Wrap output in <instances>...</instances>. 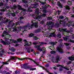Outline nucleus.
Returning a JSON list of instances; mask_svg holds the SVG:
<instances>
[{"label":"nucleus","instance_id":"a211bd4d","mask_svg":"<svg viewBox=\"0 0 74 74\" xmlns=\"http://www.w3.org/2000/svg\"><path fill=\"white\" fill-rule=\"evenodd\" d=\"M50 44H51V45H55V44H56L57 43H58V42H50Z\"/></svg>","mask_w":74,"mask_h":74},{"label":"nucleus","instance_id":"37998d69","mask_svg":"<svg viewBox=\"0 0 74 74\" xmlns=\"http://www.w3.org/2000/svg\"><path fill=\"white\" fill-rule=\"evenodd\" d=\"M33 38H34V40H38V38L36 36H34L33 37Z\"/></svg>","mask_w":74,"mask_h":74},{"label":"nucleus","instance_id":"f704fd0d","mask_svg":"<svg viewBox=\"0 0 74 74\" xmlns=\"http://www.w3.org/2000/svg\"><path fill=\"white\" fill-rule=\"evenodd\" d=\"M36 17L37 19H41V16H36Z\"/></svg>","mask_w":74,"mask_h":74},{"label":"nucleus","instance_id":"69168bd1","mask_svg":"<svg viewBox=\"0 0 74 74\" xmlns=\"http://www.w3.org/2000/svg\"><path fill=\"white\" fill-rule=\"evenodd\" d=\"M12 15L13 16H15V13H12Z\"/></svg>","mask_w":74,"mask_h":74},{"label":"nucleus","instance_id":"9b49d317","mask_svg":"<svg viewBox=\"0 0 74 74\" xmlns=\"http://www.w3.org/2000/svg\"><path fill=\"white\" fill-rule=\"evenodd\" d=\"M54 24V23H53L52 21H49V25H52V26H51V28H52L53 27V25Z\"/></svg>","mask_w":74,"mask_h":74},{"label":"nucleus","instance_id":"0e129e2a","mask_svg":"<svg viewBox=\"0 0 74 74\" xmlns=\"http://www.w3.org/2000/svg\"><path fill=\"white\" fill-rule=\"evenodd\" d=\"M4 10H5L4 9V8H2L1 10V11L3 12H4Z\"/></svg>","mask_w":74,"mask_h":74},{"label":"nucleus","instance_id":"79ce46f5","mask_svg":"<svg viewBox=\"0 0 74 74\" xmlns=\"http://www.w3.org/2000/svg\"><path fill=\"white\" fill-rule=\"evenodd\" d=\"M22 40V39L21 38L18 39L17 40L18 41V42H20V41H21Z\"/></svg>","mask_w":74,"mask_h":74},{"label":"nucleus","instance_id":"aec40b11","mask_svg":"<svg viewBox=\"0 0 74 74\" xmlns=\"http://www.w3.org/2000/svg\"><path fill=\"white\" fill-rule=\"evenodd\" d=\"M73 56V57H70L69 58V60H71V61H73V60H74V55Z\"/></svg>","mask_w":74,"mask_h":74},{"label":"nucleus","instance_id":"c03bdc74","mask_svg":"<svg viewBox=\"0 0 74 74\" xmlns=\"http://www.w3.org/2000/svg\"><path fill=\"white\" fill-rule=\"evenodd\" d=\"M64 44L65 45H66V46H69L70 45V43H64Z\"/></svg>","mask_w":74,"mask_h":74},{"label":"nucleus","instance_id":"052dcab7","mask_svg":"<svg viewBox=\"0 0 74 74\" xmlns=\"http://www.w3.org/2000/svg\"><path fill=\"white\" fill-rule=\"evenodd\" d=\"M23 18H24V17H23V16H21L20 17V19H23Z\"/></svg>","mask_w":74,"mask_h":74},{"label":"nucleus","instance_id":"e2e57ef3","mask_svg":"<svg viewBox=\"0 0 74 74\" xmlns=\"http://www.w3.org/2000/svg\"><path fill=\"white\" fill-rule=\"evenodd\" d=\"M40 23L41 24H43V23H44V21H41Z\"/></svg>","mask_w":74,"mask_h":74},{"label":"nucleus","instance_id":"412c9836","mask_svg":"<svg viewBox=\"0 0 74 74\" xmlns=\"http://www.w3.org/2000/svg\"><path fill=\"white\" fill-rule=\"evenodd\" d=\"M60 60V58L59 57H57V59H56V60L55 61V62L56 63H58V61Z\"/></svg>","mask_w":74,"mask_h":74},{"label":"nucleus","instance_id":"473e14b6","mask_svg":"<svg viewBox=\"0 0 74 74\" xmlns=\"http://www.w3.org/2000/svg\"><path fill=\"white\" fill-rule=\"evenodd\" d=\"M39 43H40V44H41V45H42V44H45V45H47V43H45L43 42H41L40 43V42H39Z\"/></svg>","mask_w":74,"mask_h":74},{"label":"nucleus","instance_id":"bf43d9fd","mask_svg":"<svg viewBox=\"0 0 74 74\" xmlns=\"http://www.w3.org/2000/svg\"><path fill=\"white\" fill-rule=\"evenodd\" d=\"M23 1L24 3H27V1L24 0Z\"/></svg>","mask_w":74,"mask_h":74},{"label":"nucleus","instance_id":"0eeeda50","mask_svg":"<svg viewBox=\"0 0 74 74\" xmlns=\"http://www.w3.org/2000/svg\"><path fill=\"white\" fill-rule=\"evenodd\" d=\"M25 59H28L30 60H32V59L28 58H18V60H25Z\"/></svg>","mask_w":74,"mask_h":74},{"label":"nucleus","instance_id":"13d9d810","mask_svg":"<svg viewBox=\"0 0 74 74\" xmlns=\"http://www.w3.org/2000/svg\"><path fill=\"white\" fill-rule=\"evenodd\" d=\"M3 3H0V7H3Z\"/></svg>","mask_w":74,"mask_h":74},{"label":"nucleus","instance_id":"6e6552de","mask_svg":"<svg viewBox=\"0 0 74 74\" xmlns=\"http://www.w3.org/2000/svg\"><path fill=\"white\" fill-rule=\"evenodd\" d=\"M74 23V21H72L71 22L70 21H69L68 23L67 24V25H68L69 27H70V26H71V24H73Z\"/></svg>","mask_w":74,"mask_h":74},{"label":"nucleus","instance_id":"680f3d73","mask_svg":"<svg viewBox=\"0 0 74 74\" xmlns=\"http://www.w3.org/2000/svg\"><path fill=\"white\" fill-rule=\"evenodd\" d=\"M41 4H42V5H44V4H46V2H41Z\"/></svg>","mask_w":74,"mask_h":74},{"label":"nucleus","instance_id":"09e8293b","mask_svg":"<svg viewBox=\"0 0 74 74\" xmlns=\"http://www.w3.org/2000/svg\"><path fill=\"white\" fill-rule=\"evenodd\" d=\"M36 70V68H32L30 69V70Z\"/></svg>","mask_w":74,"mask_h":74},{"label":"nucleus","instance_id":"58836bf2","mask_svg":"<svg viewBox=\"0 0 74 74\" xmlns=\"http://www.w3.org/2000/svg\"><path fill=\"white\" fill-rule=\"evenodd\" d=\"M57 37H58V38H60V37H61L60 34H57Z\"/></svg>","mask_w":74,"mask_h":74},{"label":"nucleus","instance_id":"5fc2aeb1","mask_svg":"<svg viewBox=\"0 0 74 74\" xmlns=\"http://www.w3.org/2000/svg\"><path fill=\"white\" fill-rule=\"evenodd\" d=\"M15 74H19V71H15Z\"/></svg>","mask_w":74,"mask_h":74},{"label":"nucleus","instance_id":"ddd939ff","mask_svg":"<svg viewBox=\"0 0 74 74\" xmlns=\"http://www.w3.org/2000/svg\"><path fill=\"white\" fill-rule=\"evenodd\" d=\"M39 9L37 8L35 10V14H39Z\"/></svg>","mask_w":74,"mask_h":74},{"label":"nucleus","instance_id":"de8ad7c7","mask_svg":"<svg viewBox=\"0 0 74 74\" xmlns=\"http://www.w3.org/2000/svg\"><path fill=\"white\" fill-rule=\"evenodd\" d=\"M39 53H40L39 51H36V52H35L34 53V55H36V54H39Z\"/></svg>","mask_w":74,"mask_h":74},{"label":"nucleus","instance_id":"b1692460","mask_svg":"<svg viewBox=\"0 0 74 74\" xmlns=\"http://www.w3.org/2000/svg\"><path fill=\"white\" fill-rule=\"evenodd\" d=\"M30 67L29 65H25V69H29Z\"/></svg>","mask_w":74,"mask_h":74},{"label":"nucleus","instance_id":"dca6fc26","mask_svg":"<svg viewBox=\"0 0 74 74\" xmlns=\"http://www.w3.org/2000/svg\"><path fill=\"white\" fill-rule=\"evenodd\" d=\"M4 49H0V55H3V53H4Z\"/></svg>","mask_w":74,"mask_h":74},{"label":"nucleus","instance_id":"8fccbe9b","mask_svg":"<svg viewBox=\"0 0 74 74\" xmlns=\"http://www.w3.org/2000/svg\"><path fill=\"white\" fill-rule=\"evenodd\" d=\"M71 63V61H69V62H67V64L68 65L70 64Z\"/></svg>","mask_w":74,"mask_h":74},{"label":"nucleus","instance_id":"3c124183","mask_svg":"<svg viewBox=\"0 0 74 74\" xmlns=\"http://www.w3.org/2000/svg\"><path fill=\"white\" fill-rule=\"evenodd\" d=\"M59 19H63V16H60L59 17Z\"/></svg>","mask_w":74,"mask_h":74},{"label":"nucleus","instance_id":"4be33fe9","mask_svg":"<svg viewBox=\"0 0 74 74\" xmlns=\"http://www.w3.org/2000/svg\"><path fill=\"white\" fill-rule=\"evenodd\" d=\"M58 66H61V68H60L59 69V71H62L63 70V66L60 65H58Z\"/></svg>","mask_w":74,"mask_h":74},{"label":"nucleus","instance_id":"423d86ee","mask_svg":"<svg viewBox=\"0 0 74 74\" xmlns=\"http://www.w3.org/2000/svg\"><path fill=\"white\" fill-rule=\"evenodd\" d=\"M62 48L61 47H58L57 49V50L58 51V52H59L60 53H63V51L62 48Z\"/></svg>","mask_w":74,"mask_h":74},{"label":"nucleus","instance_id":"4468645a","mask_svg":"<svg viewBox=\"0 0 74 74\" xmlns=\"http://www.w3.org/2000/svg\"><path fill=\"white\" fill-rule=\"evenodd\" d=\"M25 51H26V52H27L28 53H30V49L27 47H25Z\"/></svg>","mask_w":74,"mask_h":74},{"label":"nucleus","instance_id":"ea45409f","mask_svg":"<svg viewBox=\"0 0 74 74\" xmlns=\"http://www.w3.org/2000/svg\"><path fill=\"white\" fill-rule=\"evenodd\" d=\"M42 11L44 13H46L47 12V10H43Z\"/></svg>","mask_w":74,"mask_h":74},{"label":"nucleus","instance_id":"bb28decb","mask_svg":"<svg viewBox=\"0 0 74 74\" xmlns=\"http://www.w3.org/2000/svg\"><path fill=\"white\" fill-rule=\"evenodd\" d=\"M25 65H26V64H23V65H21V69H23V68H25Z\"/></svg>","mask_w":74,"mask_h":74},{"label":"nucleus","instance_id":"f03ea898","mask_svg":"<svg viewBox=\"0 0 74 74\" xmlns=\"http://www.w3.org/2000/svg\"><path fill=\"white\" fill-rule=\"evenodd\" d=\"M41 46L40 45H38L35 46V48H38L37 49V50L40 51H44L43 52V53H45V51H46V49L45 47H43L42 49L41 48L39 47Z\"/></svg>","mask_w":74,"mask_h":74},{"label":"nucleus","instance_id":"c756f323","mask_svg":"<svg viewBox=\"0 0 74 74\" xmlns=\"http://www.w3.org/2000/svg\"><path fill=\"white\" fill-rule=\"evenodd\" d=\"M68 42H71L72 43H74V40H72L71 39H69V40H68Z\"/></svg>","mask_w":74,"mask_h":74},{"label":"nucleus","instance_id":"2f4dec72","mask_svg":"<svg viewBox=\"0 0 74 74\" xmlns=\"http://www.w3.org/2000/svg\"><path fill=\"white\" fill-rule=\"evenodd\" d=\"M61 11H62L59 10H57V13H58V15H60V12H61Z\"/></svg>","mask_w":74,"mask_h":74},{"label":"nucleus","instance_id":"7c9ffc66","mask_svg":"<svg viewBox=\"0 0 74 74\" xmlns=\"http://www.w3.org/2000/svg\"><path fill=\"white\" fill-rule=\"evenodd\" d=\"M11 51H15V49L14 48V47H12L11 49Z\"/></svg>","mask_w":74,"mask_h":74},{"label":"nucleus","instance_id":"603ef678","mask_svg":"<svg viewBox=\"0 0 74 74\" xmlns=\"http://www.w3.org/2000/svg\"><path fill=\"white\" fill-rule=\"evenodd\" d=\"M34 33H38L39 31L38 30H36L34 31Z\"/></svg>","mask_w":74,"mask_h":74},{"label":"nucleus","instance_id":"338daca9","mask_svg":"<svg viewBox=\"0 0 74 74\" xmlns=\"http://www.w3.org/2000/svg\"><path fill=\"white\" fill-rule=\"evenodd\" d=\"M47 19L48 20H51V19H52V18L49 17H48Z\"/></svg>","mask_w":74,"mask_h":74},{"label":"nucleus","instance_id":"72a5a7b5","mask_svg":"<svg viewBox=\"0 0 74 74\" xmlns=\"http://www.w3.org/2000/svg\"><path fill=\"white\" fill-rule=\"evenodd\" d=\"M42 67V69L43 70H44L45 71H46V72H47V73H48V70H47V69H46L45 68H44L43 67Z\"/></svg>","mask_w":74,"mask_h":74},{"label":"nucleus","instance_id":"a19ab883","mask_svg":"<svg viewBox=\"0 0 74 74\" xmlns=\"http://www.w3.org/2000/svg\"><path fill=\"white\" fill-rule=\"evenodd\" d=\"M61 2H62V3H66V0H59Z\"/></svg>","mask_w":74,"mask_h":74},{"label":"nucleus","instance_id":"9d476101","mask_svg":"<svg viewBox=\"0 0 74 74\" xmlns=\"http://www.w3.org/2000/svg\"><path fill=\"white\" fill-rule=\"evenodd\" d=\"M63 38L64 40L66 41H67H67L69 42V41H68L69 40L68 39L69 38V36H66L65 37H63Z\"/></svg>","mask_w":74,"mask_h":74},{"label":"nucleus","instance_id":"864d4df0","mask_svg":"<svg viewBox=\"0 0 74 74\" xmlns=\"http://www.w3.org/2000/svg\"><path fill=\"white\" fill-rule=\"evenodd\" d=\"M28 11L29 12H32V10L30 9V8L28 9Z\"/></svg>","mask_w":74,"mask_h":74},{"label":"nucleus","instance_id":"c85d7f7f","mask_svg":"<svg viewBox=\"0 0 74 74\" xmlns=\"http://www.w3.org/2000/svg\"><path fill=\"white\" fill-rule=\"evenodd\" d=\"M29 37H33V36H34V35L33 34L30 33L29 34Z\"/></svg>","mask_w":74,"mask_h":74},{"label":"nucleus","instance_id":"774afa93","mask_svg":"<svg viewBox=\"0 0 74 74\" xmlns=\"http://www.w3.org/2000/svg\"><path fill=\"white\" fill-rule=\"evenodd\" d=\"M11 28H8V32H11Z\"/></svg>","mask_w":74,"mask_h":74},{"label":"nucleus","instance_id":"a878e982","mask_svg":"<svg viewBox=\"0 0 74 74\" xmlns=\"http://www.w3.org/2000/svg\"><path fill=\"white\" fill-rule=\"evenodd\" d=\"M66 10H68V12H69V11L70 10V7H69V6H67L66 7Z\"/></svg>","mask_w":74,"mask_h":74},{"label":"nucleus","instance_id":"49530a36","mask_svg":"<svg viewBox=\"0 0 74 74\" xmlns=\"http://www.w3.org/2000/svg\"><path fill=\"white\" fill-rule=\"evenodd\" d=\"M49 66V64H47L45 65V66L46 67H48Z\"/></svg>","mask_w":74,"mask_h":74},{"label":"nucleus","instance_id":"4d7b16f0","mask_svg":"<svg viewBox=\"0 0 74 74\" xmlns=\"http://www.w3.org/2000/svg\"><path fill=\"white\" fill-rule=\"evenodd\" d=\"M10 44V42H8L7 41V42H6V45L7 44V45H9Z\"/></svg>","mask_w":74,"mask_h":74},{"label":"nucleus","instance_id":"e433bc0d","mask_svg":"<svg viewBox=\"0 0 74 74\" xmlns=\"http://www.w3.org/2000/svg\"><path fill=\"white\" fill-rule=\"evenodd\" d=\"M56 52L55 51H51V52H50V53L51 54H54V53H55Z\"/></svg>","mask_w":74,"mask_h":74},{"label":"nucleus","instance_id":"393cba45","mask_svg":"<svg viewBox=\"0 0 74 74\" xmlns=\"http://www.w3.org/2000/svg\"><path fill=\"white\" fill-rule=\"evenodd\" d=\"M11 8L12 10L13 9H16V6L15 5H13V7H12Z\"/></svg>","mask_w":74,"mask_h":74},{"label":"nucleus","instance_id":"f257e3e1","mask_svg":"<svg viewBox=\"0 0 74 74\" xmlns=\"http://www.w3.org/2000/svg\"><path fill=\"white\" fill-rule=\"evenodd\" d=\"M34 21L32 20L31 21V23H33L31 25H29V24H27L24 26L23 27V30H24V31H26V29H29V30L30 29H32V27H36L37 28L38 27V23H34Z\"/></svg>","mask_w":74,"mask_h":74},{"label":"nucleus","instance_id":"20e7f679","mask_svg":"<svg viewBox=\"0 0 74 74\" xmlns=\"http://www.w3.org/2000/svg\"><path fill=\"white\" fill-rule=\"evenodd\" d=\"M24 41L25 42V45H27V46H29L32 44V43L29 41H27L26 40H24Z\"/></svg>","mask_w":74,"mask_h":74},{"label":"nucleus","instance_id":"1a4fd4ad","mask_svg":"<svg viewBox=\"0 0 74 74\" xmlns=\"http://www.w3.org/2000/svg\"><path fill=\"white\" fill-rule=\"evenodd\" d=\"M66 30H67V29H61V31L62 32V33H63V32H67V33H70V31H66Z\"/></svg>","mask_w":74,"mask_h":74},{"label":"nucleus","instance_id":"4c0bfd02","mask_svg":"<svg viewBox=\"0 0 74 74\" xmlns=\"http://www.w3.org/2000/svg\"><path fill=\"white\" fill-rule=\"evenodd\" d=\"M1 42L3 44H5V45H6V42H5L3 40Z\"/></svg>","mask_w":74,"mask_h":74},{"label":"nucleus","instance_id":"2eb2a0df","mask_svg":"<svg viewBox=\"0 0 74 74\" xmlns=\"http://www.w3.org/2000/svg\"><path fill=\"white\" fill-rule=\"evenodd\" d=\"M8 34V32H6V31H5L3 34H2V37H4V35H7Z\"/></svg>","mask_w":74,"mask_h":74},{"label":"nucleus","instance_id":"a18cd8bd","mask_svg":"<svg viewBox=\"0 0 74 74\" xmlns=\"http://www.w3.org/2000/svg\"><path fill=\"white\" fill-rule=\"evenodd\" d=\"M42 16L43 17H45V16H46V14L45 13H43V14L42 15Z\"/></svg>","mask_w":74,"mask_h":74},{"label":"nucleus","instance_id":"c9c22d12","mask_svg":"<svg viewBox=\"0 0 74 74\" xmlns=\"http://www.w3.org/2000/svg\"><path fill=\"white\" fill-rule=\"evenodd\" d=\"M14 32H18V29H16V28L14 29H13Z\"/></svg>","mask_w":74,"mask_h":74},{"label":"nucleus","instance_id":"39448f33","mask_svg":"<svg viewBox=\"0 0 74 74\" xmlns=\"http://www.w3.org/2000/svg\"><path fill=\"white\" fill-rule=\"evenodd\" d=\"M17 6L18 7V10H22V11H25V12H26V10L22 8V7L21 6H20V5H18Z\"/></svg>","mask_w":74,"mask_h":74},{"label":"nucleus","instance_id":"5701e85b","mask_svg":"<svg viewBox=\"0 0 74 74\" xmlns=\"http://www.w3.org/2000/svg\"><path fill=\"white\" fill-rule=\"evenodd\" d=\"M45 8V9H46V8H47L48 7L51 8V6L49 5H45V7H44Z\"/></svg>","mask_w":74,"mask_h":74},{"label":"nucleus","instance_id":"f3484780","mask_svg":"<svg viewBox=\"0 0 74 74\" xmlns=\"http://www.w3.org/2000/svg\"><path fill=\"white\" fill-rule=\"evenodd\" d=\"M55 34V32H53V33L50 34L49 35V37H52V36H53V37H55L56 36Z\"/></svg>","mask_w":74,"mask_h":74},{"label":"nucleus","instance_id":"6ab92c4d","mask_svg":"<svg viewBox=\"0 0 74 74\" xmlns=\"http://www.w3.org/2000/svg\"><path fill=\"white\" fill-rule=\"evenodd\" d=\"M70 67L69 66H66L65 67H64V69H65L67 70H69V69H68L69 67Z\"/></svg>","mask_w":74,"mask_h":74},{"label":"nucleus","instance_id":"f8f14e48","mask_svg":"<svg viewBox=\"0 0 74 74\" xmlns=\"http://www.w3.org/2000/svg\"><path fill=\"white\" fill-rule=\"evenodd\" d=\"M57 4L59 6V7H60V8H63V5H62V4L60 3V2H58L57 3Z\"/></svg>","mask_w":74,"mask_h":74},{"label":"nucleus","instance_id":"7ed1b4c3","mask_svg":"<svg viewBox=\"0 0 74 74\" xmlns=\"http://www.w3.org/2000/svg\"><path fill=\"white\" fill-rule=\"evenodd\" d=\"M15 57H10V59H9L8 60V62H2V64H3L1 66V67H0V69H1V68L2 67V66L4 65V64H8V63H7V62H9V61H10V60H14V59H15Z\"/></svg>","mask_w":74,"mask_h":74},{"label":"nucleus","instance_id":"cd10ccee","mask_svg":"<svg viewBox=\"0 0 74 74\" xmlns=\"http://www.w3.org/2000/svg\"><path fill=\"white\" fill-rule=\"evenodd\" d=\"M67 4L69 5H71L72 4V3H71V1H69L67 2Z\"/></svg>","mask_w":74,"mask_h":74},{"label":"nucleus","instance_id":"6e6d98bb","mask_svg":"<svg viewBox=\"0 0 74 74\" xmlns=\"http://www.w3.org/2000/svg\"><path fill=\"white\" fill-rule=\"evenodd\" d=\"M34 62L35 63H36V64L37 66H39V64H38V62H36L35 61H34Z\"/></svg>","mask_w":74,"mask_h":74}]
</instances>
